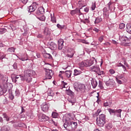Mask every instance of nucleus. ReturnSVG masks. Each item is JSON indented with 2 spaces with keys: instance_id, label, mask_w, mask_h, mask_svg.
<instances>
[{
  "instance_id": "f257e3e1",
  "label": "nucleus",
  "mask_w": 131,
  "mask_h": 131,
  "mask_svg": "<svg viewBox=\"0 0 131 131\" xmlns=\"http://www.w3.org/2000/svg\"><path fill=\"white\" fill-rule=\"evenodd\" d=\"M35 71L32 70H27L24 71V77L20 75H16L15 77L12 78L13 82H17L18 80H26L27 82L32 81V76L35 75Z\"/></svg>"
},
{
  "instance_id": "f03ea898",
  "label": "nucleus",
  "mask_w": 131,
  "mask_h": 131,
  "mask_svg": "<svg viewBox=\"0 0 131 131\" xmlns=\"http://www.w3.org/2000/svg\"><path fill=\"white\" fill-rule=\"evenodd\" d=\"M63 126L67 130H75L76 129V127H77V122L66 120L65 123L63 124Z\"/></svg>"
},
{
  "instance_id": "7ed1b4c3",
  "label": "nucleus",
  "mask_w": 131,
  "mask_h": 131,
  "mask_svg": "<svg viewBox=\"0 0 131 131\" xmlns=\"http://www.w3.org/2000/svg\"><path fill=\"white\" fill-rule=\"evenodd\" d=\"M106 116L104 114H101L99 115V118H96V124L100 127L104 126L106 121Z\"/></svg>"
},
{
  "instance_id": "20e7f679",
  "label": "nucleus",
  "mask_w": 131,
  "mask_h": 131,
  "mask_svg": "<svg viewBox=\"0 0 131 131\" xmlns=\"http://www.w3.org/2000/svg\"><path fill=\"white\" fill-rule=\"evenodd\" d=\"M74 89L77 92H78V90H79L81 93H85V85L84 84L77 82L75 83L74 84Z\"/></svg>"
},
{
  "instance_id": "39448f33",
  "label": "nucleus",
  "mask_w": 131,
  "mask_h": 131,
  "mask_svg": "<svg viewBox=\"0 0 131 131\" xmlns=\"http://www.w3.org/2000/svg\"><path fill=\"white\" fill-rule=\"evenodd\" d=\"M45 14V8L42 7H40L38 9L34 12V15L36 17H39V16H42Z\"/></svg>"
},
{
  "instance_id": "423d86ee",
  "label": "nucleus",
  "mask_w": 131,
  "mask_h": 131,
  "mask_svg": "<svg viewBox=\"0 0 131 131\" xmlns=\"http://www.w3.org/2000/svg\"><path fill=\"white\" fill-rule=\"evenodd\" d=\"M50 106H51V103L49 101L43 102L41 105V109L43 112H48Z\"/></svg>"
},
{
  "instance_id": "0eeeda50",
  "label": "nucleus",
  "mask_w": 131,
  "mask_h": 131,
  "mask_svg": "<svg viewBox=\"0 0 131 131\" xmlns=\"http://www.w3.org/2000/svg\"><path fill=\"white\" fill-rule=\"evenodd\" d=\"M45 74L46 79H52V77L54 75V71L52 70L46 69Z\"/></svg>"
},
{
  "instance_id": "6e6552de",
  "label": "nucleus",
  "mask_w": 131,
  "mask_h": 131,
  "mask_svg": "<svg viewBox=\"0 0 131 131\" xmlns=\"http://www.w3.org/2000/svg\"><path fill=\"white\" fill-rule=\"evenodd\" d=\"M37 7H38V5H37L36 3H32L31 6L28 7V11L29 13H32L33 12H34V11L37 9Z\"/></svg>"
},
{
  "instance_id": "1a4fd4ad",
  "label": "nucleus",
  "mask_w": 131,
  "mask_h": 131,
  "mask_svg": "<svg viewBox=\"0 0 131 131\" xmlns=\"http://www.w3.org/2000/svg\"><path fill=\"white\" fill-rule=\"evenodd\" d=\"M116 84L115 81H114L113 79H109L107 81L105 82L106 86H110V88H114Z\"/></svg>"
},
{
  "instance_id": "9d476101",
  "label": "nucleus",
  "mask_w": 131,
  "mask_h": 131,
  "mask_svg": "<svg viewBox=\"0 0 131 131\" xmlns=\"http://www.w3.org/2000/svg\"><path fill=\"white\" fill-rule=\"evenodd\" d=\"M97 62V60L94 57H92L89 60H86L85 62V67H91L92 65L94 64V62Z\"/></svg>"
},
{
  "instance_id": "9b49d317",
  "label": "nucleus",
  "mask_w": 131,
  "mask_h": 131,
  "mask_svg": "<svg viewBox=\"0 0 131 131\" xmlns=\"http://www.w3.org/2000/svg\"><path fill=\"white\" fill-rule=\"evenodd\" d=\"M2 82H3V85L4 88H9V86H8V78L7 76H3L1 78Z\"/></svg>"
},
{
  "instance_id": "f8f14e48",
  "label": "nucleus",
  "mask_w": 131,
  "mask_h": 131,
  "mask_svg": "<svg viewBox=\"0 0 131 131\" xmlns=\"http://www.w3.org/2000/svg\"><path fill=\"white\" fill-rule=\"evenodd\" d=\"M49 119V117L46 116L45 114H40L39 116L38 120L39 121H41V122L43 121H48V120Z\"/></svg>"
},
{
  "instance_id": "ddd939ff",
  "label": "nucleus",
  "mask_w": 131,
  "mask_h": 131,
  "mask_svg": "<svg viewBox=\"0 0 131 131\" xmlns=\"http://www.w3.org/2000/svg\"><path fill=\"white\" fill-rule=\"evenodd\" d=\"M9 90V87H4V88H3V86L0 85V96L6 94Z\"/></svg>"
},
{
  "instance_id": "4468645a",
  "label": "nucleus",
  "mask_w": 131,
  "mask_h": 131,
  "mask_svg": "<svg viewBox=\"0 0 131 131\" xmlns=\"http://www.w3.org/2000/svg\"><path fill=\"white\" fill-rule=\"evenodd\" d=\"M119 40L121 42H129V38L127 37L126 36H120Z\"/></svg>"
},
{
  "instance_id": "2eb2a0df",
  "label": "nucleus",
  "mask_w": 131,
  "mask_h": 131,
  "mask_svg": "<svg viewBox=\"0 0 131 131\" xmlns=\"http://www.w3.org/2000/svg\"><path fill=\"white\" fill-rule=\"evenodd\" d=\"M75 14H77V15H82V13L80 12V9H79L78 8L71 11V14H72V16L75 15Z\"/></svg>"
},
{
  "instance_id": "dca6fc26",
  "label": "nucleus",
  "mask_w": 131,
  "mask_h": 131,
  "mask_svg": "<svg viewBox=\"0 0 131 131\" xmlns=\"http://www.w3.org/2000/svg\"><path fill=\"white\" fill-rule=\"evenodd\" d=\"M91 71L97 73V72L100 70V68L98 66H94L90 68Z\"/></svg>"
},
{
  "instance_id": "f3484780",
  "label": "nucleus",
  "mask_w": 131,
  "mask_h": 131,
  "mask_svg": "<svg viewBox=\"0 0 131 131\" xmlns=\"http://www.w3.org/2000/svg\"><path fill=\"white\" fill-rule=\"evenodd\" d=\"M113 128V124H112V122H108L105 125V129H107V130H109Z\"/></svg>"
},
{
  "instance_id": "a211bd4d",
  "label": "nucleus",
  "mask_w": 131,
  "mask_h": 131,
  "mask_svg": "<svg viewBox=\"0 0 131 131\" xmlns=\"http://www.w3.org/2000/svg\"><path fill=\"white\" fill-rule=\"evenodd\" d=\"M58 50H62L63 49V45L64 43V40L60 39L58 41Z\"/></svg>"
},
{
  "instance_id": "6ab92c4d",
  "label": "nucleus",
  "mask_w": 131,
  "mask_h": 131,
  "mask_svg": "<svg viewBox=\"0 0 131 131\" xmlns=\"http://www.w3.org/2000/svg\"><path fill=\"white\" fill-rule=\"evenodd\" d=\"M122 110L121 109L116 110V112L115 113V116H117V117H121V112Z\"/></svg>"
},
{
  "instance_id": "aec40b11",
  "label": "nucleus",
  "mask_w": 131,
  "mask_h": 131,
  "mask_svg": "<svg viewBox=\"0 0 131 131\" xmlns=\"http://www.w3.org/2000/svg\"><path fill=\"white\" fill-rule=\"evenodd\" d=\"M43 33L45 35H51V30L48 27H45Z\"/></svg>"
},
{
  "instance_id": "412c9836",
  "label": "nucleus",
  "mask_w": 131,
  "mask_h": 131,
  "mask_svg": "<svg viewBox=\"0 0 131 131\" xmlns=\"http://www.w3.org/2000/svg\"><path fill=\"white\" fill-rule=\"evenodd\" d=\"M126 31L129 34H131V24L128 23L126 26Z\"/></svg>"
},
{
  "instance_id": "4be33fe9",
  "label": "nucleus",
  "mask_w": 131,
  "mask_h": 131,
  "mask_svg": "<svg viewBox=\"0 0 131 131\" xmlns=\"http://www.w3.org/2000/svg\"><path fill=\"white\" fill-rule=\"evenodd\" d=\"M43 58L46 59H49V60H53V57L51 56V54L49 53H44L43 54Z\"/></svg>"
},
{
  "instance_id": "5701e85b",
  "label": "nucleus",
  "mask_w": 131,
  "mask_h": 131,
  "mask_svg": "<svg viewBox=\"0 0 131 131\" xmlns=\"http://www.w3.org/2000/svg\"><path fill=\"white\" fill-rule=\"evenodd\" d=\"M91 84L93 88V89H96L97 86L98 85V81L95 79H92L91 80Z\"/></svg>"
},
{
  "instance_id": "b1692460",
  "label": "nucleus",
  "mask_w": 131,
  "mask_h": 131,
  "mask_svg": "<svg viewBox=\"0 0 131 131\" xmlns=\"http://www.w3.org/2000/svg\"><path fill=\"white\" fill-rule=\"evenodd\" d=\"M103 21V18L101 17V16H98L97 17H96L94 23L95 24H98V23H100V22H102Z\"/></svg>"
},
{
  "instance_id": "393cba45",
  "label": "nucleus",
  "mask_w": 131,
  "mask_h": 131,
  "mask_svg": "<svg viewBox=\"0 0 131 131\" xmlns=\"http://www.w3.org/2000/svg\"><path fill=\"white\" fill-rule=\"evenodd\" d=\"M50 47L51 50H57V45L54 43V42H51L50 43Z\"/></svg>"
},
{
  "instance_id": "a878e982",
  "label": "nucleus",
  "mask_w": 131,
  "mask_h": 131,
  "mask_svg": "<svg viewBox=\"0 0 131 131\" xmlns=\"http://www.w3.org/2000/svg\"><path fill=\"white\" fill-rule=\"evenodd\" d=\"M74 72V75L75 76H77V75H80V74H82V72H81V71L78 70L77 69H75Z\"/></svg>"
},
{
  "instance_id": "bb28decb",
  "label": "nucleus",
  "mask_w": 131,
  "mask_h": 131,
  "mask_svg": "<svg viewBox=\"0 0 131 131\" xmlns=\"http://www.w3.org/2000/svg\"><path fill=\"white\" fill-rule=\"evenodd\" d=\"M96 73L97 75L100 76L101 77H104L105 76V72L103 71H101V70L100 69L98 71V72Z\"/></svg>"
},
{
  "instance_id": "cd10ccee",
  "label": "nucleus",
  "mask_w": 131,
  "mask_h": 131,
  "mask_svg": "<svg viewBox=\"0 0 131 131\" xmlns=\"http://www.w3.org/2000/svg\"><path fill=\"white\" fill-rule=\"evenodd\" d=\"M103 12L104 17H106V18H108L109 15L108 14V13L107 12V8L104 7L103 9Z\"/></svg>"
},
{
  "instance_id": "c85d7f7f",
  "label": "nucleus",
  "mask_w": 131,
  "mask_h": 131,
  "mask_svg": "<svg viewBox=\"0 0 131 131\" xmlns=\"http://www.w3.org/2000/svg\"><path fill=\"white\" fill-rule=\"evenodd\" d=\"M72 74V71H66L65 72V75L67 77H70L71 76V75Z\"/></svg>"
},
{
  "instance_id": "c756f323",
  "label": "nucleus",
  "mask_w": 131,
  "mask_h": 131,
  "mask_svg": "<svg viewBox=\"0 0 131 131\" xmlns=\"http://www.w3.org/2000/svg\"><path fill=\"white\" fill-rule=\"evenodd\" d=\"M47 93L48 96L50 97H54V96H55V92L52 90H48Z\"/></svg>"
},
{
  "instance_id": "7c9ffc66",
  "label": "nucleus",
  "mask_w": 131,
  "mask_h": 131,
  "mask_svg": "<svg viewBox=\"0 0 131 131\" xmlns=\"http://www.w3.org/2000/svg\"><path fill=\"white\" fill-rule=\"evenodd\" d=\"M10 130V127L8 126H4L1 127V131H9Z\"/></svg>"
},
{
  "instance_id": "2f4dec72",
  "label": "nucleus",
  "mask_w": 131,
  "mask_h": 131,
  "mask_svg": "<svg viewBox=\"0 0 131 131\" xmlns=\"http://www.w3.org/2000/svg\"><path fill=\"white\" fill-rule=\"evenodd\" d=\"M57 28H59V29H60L62 30V29H66V25H61L60 24L57 25Z\"/></svg>"
},
{
  "instance_id": "473e14b6",
  "label": "nucleus",
  "mask_w": 131,
  "mask_h": 131,
  "mask_svg": "<svg viewBox=\"0 0 131 131\" xmlns=\"http://www.w3.org/2000/svg\"><path fill=\"white\" fill-rule=\"evenodd\" d=\"M37 18L40 20V21H46V16H45L43 14L41 16H37Z\"/></svg>"
},
{
  "instance_id": "72a5a7b5",
  "label": "nucleus",
  "mask_w": 131,
  "mask_h": 131,
  "mask_svg": "<svg viewBox=\"0 0 131 131\" xmlns=\"http://www.w3.org/2000/svg\"><path fill=\"white\" fill-rule=\"evenodd\" d=\"M3 118L5 119V120H6V121H10V118L9 117L8 115H7L6 113L3 114Z\"/></svg>"
},
{
  "instance_id": "f704fd0d",
  "label": "nucleus",
  "mask_w": 131,
  "mask_h": 131,
  "mask_svg": "<svg viewBox=\"0 0 131 131\" xmlns=\"http://www.w3.org/2000/svg\"><path fill=\"white\" fill-rule=\"evenodd\" d=\"M116 110H113L111 108H109L108 109V111L110 113V114H111V115H115V112H116Z\"/></svg>"
},
{
  "instance_id": "c9c22d12",
  "label": "nucleus",
  "mask_w": 131,
  "mask_h": 131,
  "mask_svg": "<svg viewBox=\"0 0 131 131\" xmlns=\"http://www.w3.org/2000/svg\"><path fill=\"white\" fill-rule=\"evenodd\" d=\"M52 116L53 118H58V116H59V114H58V113L53 112H52Z\"/></svg>"
},
{
  "instance_id": "e433bc0d",
  "label": "nucleus",
  "mask_w": 131,
  "mask_h": 131,
  "mask_svg": "<svg viewBox=\"0 0 131 131\" xmlns=\"http://www.w3.org/2000/svg\"><path fill=\"white\" fill-rule=\"evenodd\" d=\"M68 102H69V103H71V104H72V106H73V105H74V104L76 103V100L74 99H69L68 100Z\"/></svg>"
},
{
  "instance_id": "4c0bfd02",
  "label": "nucleus",
  "mask_w": 131,
  "mask_h": 131,
  "mask_svg": "<svg viewBox=\"0 0 131 131\" xmlns=\"http://www.w3.org/2000/svg\"><path fill=\"white\" fill-rule=\"evenodd\" d=\"M51 22H52L53 23H56L57 22V20L56 19V17L54 16V14H53V16L52 14H51Z\"/></svg>"
},
{
  "instance_id": "58836bf2",
  "label": "nucleus",
  "mask_w": 131,
  "mask_h": 131,
  "mask_svg": "<svg viewBox=\"0 0 131 131\" xmlns=\"http://www.w3.org/2000/svg\"><path fill=\"white\" fill-rule=\"evenodd\" d=\"M98 86L101 89V90H103L104 89V86H103V82L101 80H99Z\"/></svg>"
},
{
  "instance_id": "ea45409f",
  "label": "nucleus",
  "mask_w": 131,
  "mask_h": 131,
  "mask_svg": "<svg viewBox=\"0 0 131 131\" xmlns=\"http://www.w3.org/2000/svg\"><path fill=\"white\" fill-rule=\"evenodd\" d=\"M12 67L13 69H15V70L19 71V69H18V64H17V62H14L12 65Z\"/></svg>"
},
{
  "instance_id": "a19ab883",
  "label": "nucleus",
  "mask_w": 131,
  "mask_h": 131,
  "mask_svg": "<svg viewBox=\"0 0 131 131\" xmlns=\"http://www.w3.org/2000/svg\"><path fill=\"white\" fill-rule=\"evenodd\" d=\"M7 32V29L5 28H0V34H4Z\"/></svg>"
},
{
  "instance_id": "79ce46f5",
  "label": "nucleus",
  "mask_w": 131,
  "mask_h": 131,
  "mask_svg": "<svg viewBox=\"0 0 131 131\" xmlns=\"http://www.w3.org/2000/svg\"><path fill=\"white\" fill-rule=\"evenodd\" d=\"M104 37H105V36L101 35L98 37V41L99 42H102L103 40H104Z\"/></svg>"
},
{
  "instance_id": "37998d69",
  "label": "nucleus",
  "mask_w": 131,
  "mask_h": 131,
  "mask_svg": "<svg viewBox=\"0 0 131 131\" xmlns=\"http://www.w3.org/2000/svg\"><path fill=\"white\" fill-rule=\"evenodd\" d=\"M7 52H10V53H14V52H15V48H14V47L9 48L7 50Z\"/></svg>"
},
{
  "instance_id": "c03bdc74",
  "label": "nucleus",
  "mask_w": 131,
  "mask_h": 131,
  "mask_svg": "<svg viewBox=\"0 0 131 131\" xmlns=\"http://www.w3.org/2000/svg\"><path fill=\"white\" fill-rule=\"evenodd\" d=\"M6 58V55L4 54V53L0 52V60H3Z\"/></svg>"
},
{
  "instance_id": "a18cd8bd",
  "label": "nucleus",
  "mask_w": 131,
  "mask_h": 131,
  "mask_svg": "<svg viewBox=\"0 0 131 131\" xmlns=\"http://www.w3.org/2000/svg\"><path fill=\"white\" fill-rule=\"evenodd\" d=\"M119 29H123L124 28H125V24H124V23H121L120 25H119Z\"/></svg>"
},
{
  "instance_id": "49530a36",
  "label": "nucleus",
  "mask_w": 131,
  "mask_h": 131,
  "mask_svg": "<svg viewBox=\"0 0 131 131\" xmlns=\"http://www.w3.org/2000/svg\"><path fill=\"white\" fill-rule=\"evenodd\" d=\"M81 22L84 23V24H86V23H90V20L88 18H85L84 20H81Z\"/></svg>"
},
{
  "instance_id": "de8ad7c7",
  "label": "nucleus",
  "mask_w": 131,
  "mask_h": 131,
  "mask_svg": "<svg viewBox=\"0 0 131 131\" xmlns=\"http://www.w3.org/2000/svg\"><path fill=\"white\" fill-rule=\"evenodd\" d=\"M79 65L80 67H85V61L81 62Z\"/></svg>"
},
{
  "instance_id": "09e8293b",
  "label": "nucleus",
  "mask_w": 131,
  "mask_h": 131,
  "mask_svg": "<svg viewBox=\"0 0 131 131\" xmlns=\"http://www.w3.org/2000/svg\"><path fill=\"white\" fill-rule=\"evenodd\" d=\"M115 77V78H118V79H122V78H123V77H124V76L123 74H121V75H119Z\"/></svg>"
},
{
  "instance_id": "8fccbe9b",
  "label": "nucleus",
  "mask_w": 131,
  "mask_h": 131,
  "mask_svg": "<svg viewBox=\"0 0 131 131\" xmlns=\"http://www.w3.org/2000/svg\"><path fill=\"white\" fill-rule=\"evenodd\" d=\"M62 82V84L63 85L62 89L64 88H66V89H67V88H68V86L67 85V83L64 82V81H61Z\"/></svg>"
},
{
  "instance_id": "3c124183",
  "label": "nucleus",
  "mask_w": 131,
  "mask_h": 131,
  "mask_svg": "<svg viewBox=\"0 0 131 131\" xmlns=\"http://www.w3.org/2000/svg\"><path fill=\"white\" fill-rule=\"evenodd\" d=\"M74 55V53H73V52H72L71 53H69L67 56V57H68L69 58H72V57H73Z\"/></svg>"
},
{
  "instance_id": "603ef678",
  "label": "nucleus",
  "mask_w": 131,
  "mask_h": 131,
  "mask_svg": "<svg viewBox=\"0 0 131 131\" xmlns=\"http://www.w3.org/2000/svg\"><path fill=\"white\" fill-rule=\"evenodd\" d=\"M116 78V81L118 84H122V81H121V80L119 79H118L117 78Z\"/></svg>"
},
{
  "instance_id": "864d4df0",
  "label": "nucleus",
  "mask_w": 131,
  "mask_h": 131,
  "mask_svg": "<svg viewBox=\"0 0 131 131\" xmlns=\"http://www.w3.org/2000/svg\"><path fill=\"white\" fill-rule=\"evenodd\" d=\"M91 9L92 11H95V9H96V3H92Z\"/></svg>"
},
{
  "instance_id": "5fc2aeb1",
  "label": "nucleus",
  "mask_w": 131,
  "mask_h": 131,
  "mask_svg": "<svg viewBox=\"0 0 131 131\" xmlns=\"http://www.w3.org/2000/svg\"><path fill=\"white\" fill-rule=\"evenodd\" d=\"M128 43H129V42H122V46H124V47H128Z\"/></svg>"
},
{
  "instance_id": "6e6d98bb",
  "label": "nucleus",
  "mask_w": 131,
  "mask_h": 131,
  "mask_svg": "<svg viewBox=\"0 0 131 131\" xmlns=\"http://www.w3.org/2000/svg\"><path fill=\"white\" fill-rule=\"evenodd\" d=\"M80 119H81V120H82L83 119H85V115H84V114H82L80 115Z\"/></svg>"
},
{
  "instance_id": "4d7b16f0",
  "label": "nucleus",
  "mask_w": 131,
  "mask_h": 131,
  "mask_svg": "<svg viewBox=\"0 0 131 131\" xmlns=\"http://www.w3.org/2000/svg\"><path fill=\"white\" fill-rule=\"evenodd\" d=\"M19 95H20V92L19 91V90L16 89L15 91V95L17 96V97H19Z\"/></svg>"
},
{
  "instance_id": "13d9d810",
  "label": "nucleus",
  "mask_w": 131,
  "mask_h": 131,
  "mask_svg": "<svg viewBox=\"0 0 131 131\" xmlns=\"http://www.w3.org/2000/svg\"><path fill=\"white\" fill-rule=\"evenodd\" d=\"M103 45L106 47H110V46H111V43H110L109 42H105L103 43Z\"/></svg>"
},
{
  "instance_id": "bf43d9fd",
  "label": "nucleus",
  "mask_w": 131,
  "mask_h": 131,
  "mask_svg": "<svg viewBox=\"0 0 131 131\" xmlns=\"http://www.w3.org/2000/svg\"><path fill=\"white\" fill-rule=\"evenodd\" d=\"M109 72L111 74H114V73H115V71L113 69H110Z\"/></svg>"
},
{
  "instance_id": "052dcab7",
  "label": "nucleus",
  "mask_w": 131,
  "mask_h": 131,
  "mask_svg": "<svg viewBox=\"0 0 131 131\" xmlns=\"http://www.w3.org/2000/svg\"><path fill=\"white\" fill-rule=\"evenodd\" d=\"M9 98L10 100H11V101H13V100H14V95H13L12 94H10L9 95Z\"/></svg>"
},
{
  "instance_id": "680f3d73",
  "label": "nucleus",
  "mask_w": 131,
  "mask_h": 131,
  "mask_svg": "<svg viewBox=\"0 0 131 131\" xmlns=\"http://www.w3.org/2000/svg\"><path fill=\"white\" fill-rule=\"evenodd\" d=\"M93 31H95L97 33L100 31V30L99 29H97V28H94L93 29Z\"/></svg>"
},
{
  "instance_id": "e2e57ef3",
  "label": "nucleus",
  "mask_w": 131,
  "mask_h": 131,
  "mask_svg": "<svg viewBox=\"0 0 131 131\" xmlns=\"http://www.w3.org/2000/svg\"><path fill=\"white\" fill-rule=\"evenodd\" d=\"M37 37L38 38H43V36L42 35H41V34H38L37 35Z\"/></svg>"
},
{
  "instance_id": "0e129e2a",
  "label": "nucleus",
  "mask_w": 131,
  "mask_h": 131,
  "mask_svg": "<svg viewBox=\"0 0 131 131\" xmlns=\"http://www.w3.org/2000/svg\"><path fill=\"white\" fill-rule=\"evenodd\" d=\"M112 43H113L114 45H116V46H117V45H118V42H117L116 41L114 40H112Z\"/></svg>"
},
{
  "instance_id": "69168bd1",
  "label": "nucleus",
  "mask_w": 131,
  "mask_h": 131,
  "mask_svg": "<svg viewBox=\"0 0 131 131\" xmlns=\"http://www.w3.org/2000/svg\"><path fill=\"white\" fill-rule=\"evenodd\" d=\"M89 7H85L84 9V11L86 13H89Z\"/></svg>"
},
{
  "instance_id": "338daca9",
  "label": "nucleus",
  "mask_w": 131,
  "mask_h": 131,
  "mask_svg": "<svg viewBox=\"0 0 131 131\" xmlns=\"http://www.w3.org/2000/svg\"><path fill=\"white\" fill-rule=\"evenodd\" d=\"M21 2L23 3V4H24L26 5V4H27L28 0H20Z\"/></svg>"
},
{
  "instance_id": "774afa93",
  "label": "nucleus",
  "mask_w": 131,
  "mask_h": 131,
  "mask_svg": "<svg viewBox=\"0 0 131 131\" xmlns=\"http://www.w3.org/2000/svg\"><path fill=\"white\" fill-rule=\"evenodd\" d=\"M82 42L83 43H85L86 45H89V42L86 41V40L83 39V40H82Z\"/></svg>"
}]
</instances>
